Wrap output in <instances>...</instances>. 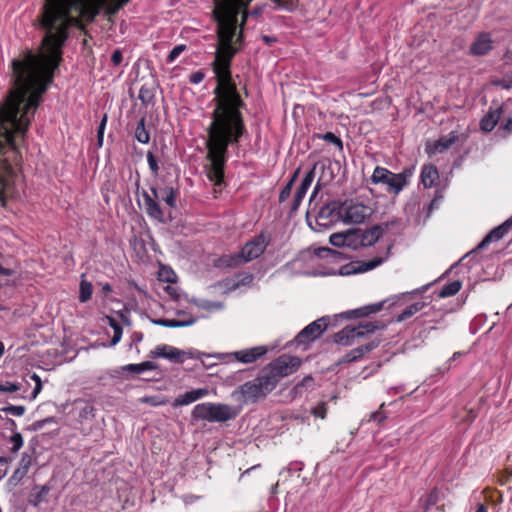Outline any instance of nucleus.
Masks as SVG:
<instances>
[{"mask_svg":"<svg viewBox=\"0 0 512 512\" xmlns=\"http://www.w3.org/2000/svg\"><path fill=\"white\" fill-rule=\"evenodd\" d=\"M101 0H44L38 23L45 32L44 55L26 50L11 62L14 87L0 105V204L20 196L22 155L20 144L34 118L42 95L62 61L71 28L83 30L99 14Z\"/></svg>","mask_w":512,"mask_h":512,"instance_id":"obj_1","label":"nucleus"},{"mask_svg":"<svg viewBox=\"0 0 512 512\" xmlns=\"http://www.w3.org/2000/svg\"><path fill=\"white\" fill-rule=\"evenodd\" d=\"M252 0L216 1L213 17L217 23V44L215 57L211 63L215 74L214 109L207 128L205 173L215 186L224 183L225 167L229 158L230 145L239 144L247 133L242 109L246 103L242 99L232 77V62L243 47V28L238 29V14ZM277 6L285 7L287 0H272Z\"/></svg>","mask_w":512,"mask_h":512,"instance_id":"obj_2","label":"nucleus"},{"mask_svg":"<svg viewBox=\"0 0 512 512\" xmlns=\"http://www.w3.org/2000/svg\"><path fill=\"white\" fill-rule=\"evenodd\" d=\"M274 389L275 388L272 383L269 381V377H266L264 372L261 370L255 379L245 382L234 390L232 392V397L243 403H257L259 400L264 399Z\"/></svg>","mask_w":512,"mask_h":512,"instance_id":"obj_3","label":"nucleus"},{"mask_svg":"<svg viewBox=\"0 0 512 512\" xmlns=\"http://www.w3.org/2000/svg\"><path fill=\"white\" fill-rule=\"evenodd\" d=\"M269 242V236L265 232H261L248 241L239 253L223 256L221 261L229 267H235L250 262L259 258L265 252Z\"/></svg>","mask_w":512,"mask_h":512,"instance_id":"obj_4","label":"nucleus"},{"mask_svg":"<svg viewBox=\"0 0 512 512\" xmlns=\"http://www.w3.org/2000/svg\"><path fill=\"white\" fill-rule=\"evenodd\" d=\"M413 175V168H405L400 173H393L385 167L377 166L369 181L372 184L386 185V191L389 194L398 195Z\"/></svg>","mask_w":512,"mask_h":512,"instance_id":"obj_5","label":"nucleus"},{"mask_svg":"<svg viewBox=\"0 0 512 512\" xmlns=\"http://www.w3.org/2000/svg\"><path fill=\"white\" fill-rule=\"evenodd\" d=\"M238 411L228 404L205 402L194 406L191 416L194 420L227 422L235 419Z\"/></svg>","mask_w":512,"mask_h":512,"instance_id":"obj_6","label":"nucleus"},{"mask_svg":"<svg viewBox=\"0 0 512 512\" xmlns=\"http://www.w3.org/2000/svg\"><path fill=\"white\" fill-rule=\"evenodd\" d=\"M301 364L302 361L299 357L283 354L265 366L262 371L266 377H269L273 387L276 388L282 378L297 371Z\"/></svg>","mask_w":512,"mask_h":512,"instance_id":"obj_7","label":"nucleus"},{"mask_svg":"<svg viewBox=\"0 0 512 512\" xmlns=\"http://www.w3.org/2000/svg\"><path fill=\"white\" fill-rule=\"evenodd\" d=\"M379 328L377 322H365L357 327L346 326L334 335V342L343 346L351 345L356 338H362Z\"/></svg>","mask_w":512,"mask_h":512,"instance_id":"obj_8","label":"nucleus"},{"mask_svg":"<svg viewBox=\"0 0 512 512\" xmlns=\"http://www.w3.org/2000/svg\"><path fill=\"white\" fill-rule=\"evenodd\" d=\"M342 222L348 224H360L371 214L370 207L353 201L342 202Z\"/></svg>","mask_w":512,"mask_h":512,"instance_id":"obj_9","label":"nucleus"},{"mask_svg":"<svg viewBox=\"0 0 512 512\" xmlns=\"http://www.w3.org/2000/svg\"><path fill=\"white\" fill-rule=\"evenodd\" d=\"M151 193L143 190L142 197L144 200L145 211L147 215L159 222L164 221V213L158 203V200H161V192L160 189L156 187H151Z\"/></svg>","mask_w":512,"mask_h":512,"instance_id":"obj_10","label":"nucleus"},{"mask_svg":"<svg viewBox=\"0 0 512 512\" xmlns=\"http://www.w3.org/2000/svg\"><path fill=\"white\" fill-rule=\"evenodd\" d=\"M478 414V404L462 399L456 404L452 417L458 424H471Z\"/></svg>","mask_w":512,"mask_h":512,"instance_id":"obj_11","label":"nucleus"},{"mask_svg":"<svg viewBox=\"0 0 512 512\" xmlns=\"http://www.w3.org/2000/svg\"><path fill=\"white\" fill-rule=\"evenodd\" d=\"M328 327V318L322 317L303 328L296 336L299 344H307L319 338Z\"/></svg>","mask_w":512,"mask_h":512,"instance_id":"obj_12","label":"nucleus"},{"mask_svg":"<svg viewBox=\"0 0 512 512\" xmlns=\"http://www.w3.org/2000/svg\"><path fill=\"white\" fill-rule=\"evenodd\" d=\"M315 169L316 164H314L313 167L306 173L301 184L297 188L290 208L291 213H294L299 209L309 187L315 178Z\"/></svg>","mask_w":512,"mask_h":512,"instance_id":"obj_13","label":"nucleus"},{"mask_svg":"<svg viewBox=\"0 0 512 512\" xmlns=\"http://www.w3.org/2000/svg\"><path fill=\"white\" fill-rule=\"evenodd\" d=\"M341 208L342 202L331 201L320 209L317 218L325 221L323 225L342 221Z\"/></svg>","mask_w":512,"mask_h":512,"instance_id":"obj_14","label":"nucleus"},{"mask_svg":"<svg viewBox=\"0 0 512 512\" xmlns=\"http://www.w3.org/2000/svg\"><path fill=\"white\" fill-rule=\"evenodd\" d=\"M151 355L154 358H165L176 363H183L186 352L173 346L162 344L158 345L153 351H151Z\"/></svg>","mask_w":512,"mask_h":512,"instance_id":"obj_15","label":"nucleus"},{"mask_svg":"<svg viewBox=\"0 0 512 512\" xmlns=\"http://www.w3.org/2000/svg\"><path fill=\"white\" fill-rule=\"evenodd\" d=\"M512 227V217L504 221L501 225L493 228L478 244L476 250H481L491 242H496L502 239Z\"/></svg>","mask_w":512,"mask_h":512,"instance_id":"obj_16","label":"nucleus"},{"mask_svg":"<svg viewBox=\"0 0 512 512\" xmlns=\"http://www.w3.org/2000/svg\"><path fill=\"white\" fill-rule=\"evenodd\" d=\"M268 352L266 346H255L233 352L231 355L239 362L249 364L256 362Z\"/></svg>","mask_w":512,"mask_h":512,"instance_id":"obj_17","label":"nucleus"},{"mask_svg":"<svg viewBox=\"0 0 512 512\" xmlns=\"http://www.w3.org/2000/svg\"><path fill=\"white\" fill-rule=\"evenodd\" d=\"M209 394V390L207 388H198L185 392L182 395H179L175 398L173 402L174 407L189 405Z\"/></svg>","mask_w":512,"mask_h":512,"instance_id":"obj_18","label":"nucleus"},{"mask_svg":"<svg viewBox=\"0 0 512 512\" xmlns=\"http://www.w3.org/2000/svg\"><path fill=\"white\" fill-rule=\"evenodd\" d=\"M492 39L489 33H481L470 47L472 55L482 56L492 49Z\"/></svg>","mask_w":512,"mask_h":512,"instance_id":"obj_19","label":"nucleus"},{"mask_svg":"<svg viewBox=\"0 0 512 512\" xmlns=\"http://www.w3.org/2000/svg\"><path fill=\"white\" fill-rule=\"evenodd\" d=\"M457 140V133L452 131L448 135L442 136L436 140L431 147L427 148V151L429 154L443 153L448 150Z\"/></svg>","mask_w":512,"mask_h":512,"instance_id":"obj_20","label":"nucleus"},{"mask_svg":"<svg viewBox=\"0 0 512 512\" xmlns=\"http://www.w3.org/2000/svg\"><path fill=\"white\" fill-rule=\"evenodd\" d=\"M383 232L384 227L382 225H374L370 229L366 230L359 229L361 247L371 246L376 243L382 236Z\"/></svg>","mask_w":512,"mask_h":512,"instance_id":"obj_21","label":"nucleus"},{"mask_svg":"<svg viewBox=\"0 0 512 512\" xmlns=\"http://www.w3.org/2000/svg\"><path fill=\"white\" fill-rule=\"evenodd\" d=\"M439 180V172L435 165L426 164L421 169L420 181L425 188H431Z\"/></svg>","mask_w":512,"mask_h":512,"instance_id":"obj_22","label":"nucleus"},{"mask_svg":"<svg viewBox=\"0 0 512 512\" xmlns=\"http://www.w3.org/2000/svg\"><path fill=\"white\" fill-rule=\"evenodd\" d=\"M502 114V107H497L494 110L490 108L489 112L484 115L480 121V128L482 131L490 132L497 125Z\"/></svg>","mask_w":512,"mask_h":512,"instance_id":"obj_23","label":"nucleus"},{"mask_svg":"<svg viewBox=\"0 0 512 512\" xmlns=\"http://www.w3.org/2000/svg\"><path fill=\"white\" fill-rule=\"evenodd\" d=\"M379 341H371L366 345L359 346L351 351H349L344 357L342 362H354L358 359L362 358L366 353L374 350L378 347Z\"/></svg>","mask_w":512,"mask_h":512,"instance_id":"obj_24","label":"nucleus"},{"mask_svg":"<svg viewBox=\"0 0 512 512\" xmlns=\"http://www.w3.org/2000/svg\"><path fill=\"white\" fill-rule=\"evenodd\" d=\"M384 259L381 257H375L368 261H357L351 264L352 270L346 273H364L370 271L383 263Z\"/></svg>","mask_w":512,"mask_h":512,"instance_id":"obj_25","label":"nucleus"},{"mask_svg":"<svg viewBox=\"0 0 512 512\" xmlns=\"http://www.w3.org/2000/svg\"><path fill=\"white\" fill-rule=\"evenodd\" d=\"M50 490L51 488L48 485L35 486L29 496V503L34 507H38L41 503L48 500Z\"/></svg>","mask_w":512,"mask_h":512,"instance_id":"obj_26","label":"nucleus"},{"mask_svg":"<svg viewBox=\"0 0 512 512\" xmlns=\"http://www.w3.org/2000/svg\"><path fill=\"white\" fill-rule=\"evenodd\" d=\"M428 304L424 301H417L408 305L400 314L396 316V322H403L413 317L418 312L426 308Z\"/></svg>","mask_w":512,"mask_h":512,"instance_id":"obj_27","label":"nucleus"},{"mask_svg":"<svg viewBox=\"0 0 512 512\" xmlns=\"http://www.w3.org/2000/svg\"><path fill=\"white\" fill-rule=\"evenodd\" d=\"M383 308V303H375L371 305H367L358 309H354L351 311H348L346 314L349 318H360V317H366L370 314L377 313L381 311Z\"/></svg>","mask_w":512,"mask_h":512,"instance_id":"obj_28","label":"nucleus"},{"mask_svg":"<svg viewBox=\"0 0 512 512\" xmlns=\"http://www.w3.org/2000/svg\"><path fill=\"white\" fill-rule=\"evenodd\" d=\"M138 98L143 105L151 104L155 98L154 83H144L139 90Z\"/></svg>","mask_w":512,"mask_h":512,"instance_id":"obj_29","label":"nucleus"},{"mask_svg":"<svg viewBox=\"0 0 512 512\" xmlns=\"http://www.w3.org/2000/svg\"><path fill=\"white\" fill-rule=\"evenodd\" d=\"M157 365L152 361H145L139 364H127L122 367L123 371L132 372L135 374H140L147 370H155Z\"/></svg>","mask_w":512,"mask_h":512,"instance_id":"obj_30","label":"nucleus"},{"mask_svg":"<svg viewBox=\"0 0 512 512\" xmlns=\"http://www.w3.org/2000/svg\"><path fill=\"white\" fill-rule=\"evenodd\" d=\"M161 200H163L169 207H176V198L179 195L178 189L173 187L160 188Z\"/></svg>","mask_w":512,"mask_h":512,"instance_id":"obj_31","label":"nucleus"},{"mask_svg":"<svg viewBox=\"0 0 512 512\" xmlns=\"http://www.w3.org/2000/svg\"><path fill=\"white\" fill-rule=\"evenodd\" d=\"M130 0H101V7H105L107 15H115L122 9Z\"/></svg>","mask_w":512,"mask_h":512,"instance_id":"obj_32","label":"nucleus"},{"mask_svg":"<svg viewBox=\"0 0 512 512\" xmlns=\"http://www.w3.org/2000/svg\"><path fill=\"white\" fill-rule=\"evenodd\" d=\"M345 247L356 250L361 247L359 228L350 229L346 231Z\"/></svg>","mask_w":512,"mask_h":512,"instance_id":"obj_33","label":"nucleus"},{"mask_svg":"<svg viewBox=\"0 0 512 512\" xmlns=\"http://www.w3.org/2000/svg\"><path fill=\"white\" fill-rule=\"evenodd\" d=\"M146 119L142 117L135 129V138L142 144H147L150 141V134L145 127Z\"/></svg>","mask_w":512,"mask_h":512,"instance_id":"obj_34","label":"nucleus"},{"mask_svg":"<svg viewBox=\"0 0 512 512\" xmlns=\"http://www.w3.org/2000/svg\"><path fill=\"white\" fill-rule=\"evenodd\" d=\"M462 287V283L459 280L452 281L445 284L439 292V297L447 298L456 295Z\"/></svg>","mask_w":512,"mask_h":512,"instance_id":"obj_35","label":"nucleus"},{"mask_svg":"<svg viewBox=\"0 0 512 512\" xmlns=\"http://www.w3.org/2000/svg\"><path fill=\"white\" fill-rule=\"evenodd\" d=\"M194 322H195L194 319H190L188 321H180V320H176V319H165V318H161V319L154 321L155 324L163 326V327H168V328L185 327V326L192 325Z\"/></svg>","mask_w":512,"mask_h":512,"instance_id":"obj_36","label":"nucleus"},{"mask_svg":"<svg viewBox=\"0 0 512 512\" xmlns=\"http://www.w3.org/2000/svg\"><path fill=\"white\" fill-rule=\"evenodd\" d=\"M93 292V286L87 280H81L80 282V291H79V301L81 303H85L90 300Z\"/></svg>","mask_w":512,"mask_h":512,"instance_id":"obj_37","label":"nucleus"},{"mask_svg":"<svg viewBox=\"0 0 512 512\" xmlns=\"http://www.w3.org/2000/svg\"><path fill=\"white\" fill-rule=\"evenodd\" d=\"M140 402L144 404H148L153 407L164 406L168 403V400L163 396H144L140 398Z\"/></svg>","mask_w":512,"mask_h":512,"instance_id":"obj_38","label":"nucleus"},{"mask_svg":"<svg viewBox=\"0 0 512 512\" xmlns=\"http://www.w3.org/2000/svg\"><path fill=\"white\" fill-rule=\"evenodd\" d=\"M95 408L93 405L83 402V406L79 408L78 417L81 420H88L95 417Z\"/></svg>","mask_w":512,"mask_h":512,"instance_id":"obj_39","label":"nucleus"},{"mask_svg":"<svg viewBox=\"0 0 512 512\" xmlns=\"http://www.w3.org/2000/svg\"><path fill=\"white\" fill-rule=\"evenodd\" d=\"M384 406H385V403H382L380 406H379V409L375 412H372L369 416V420L368 421H372V422H375L376 424L378 425H381L382 423H384V421L386 420L387 418V415L385 414V412L383 411L384 409Z\"/></svg>","mask_w":512,"mask_h":512,"instance_id":"obj_40","label":"nucleus"},{"mask_svg":"<svg viewBox=\"0 0 512 512\" xmlns=\"http://www.w3.org/2000/svg\"><path fill=\"white\" fill-rule=\"evenodd\" d=\"M440 500V491L437 488H433L427 495L425 501V509L428 510L430 507L436 505Z\"/></svg>","mask_w":512,"mask_h":512,"instance_id":"obj_41","label":"nucleus"},{"mask_svg":"<svg viewBox=\"0 0 512 512\" xmlns=\"http://www.w3.org/2000/svg\"><path fill=\"white\" fill-rule=\"evenodd\" d=\"M329 241L335 247H345L346 231L332 234Z\"/></svg>","mask_w":512,"mask_h":512,"instance_id":"obj_42","label":"nucleus"},{"mask_svg":"<svg viewBox=\"0 0 512 512\" xmlns=\"http://www.w3.org/2000/svg\"><path fill=\"white\" fill-rule=\"evenodd\" d=\"M147 162H148V166H149V169L152 172V174L154 176H157L159 173V169H160L159 165H158V160H157L156 156L150 151L147 152Z\"/></svg>","mask_w":512,"mask_h":512,"instance_id":"obj_43","label":"nucleus"},{"mask_svg":"<svg viewBox=\"0 0 512 512\" xmlns=\"http://www.w3.org/2000/svg\"><path fill=\"white\" fill-rule=\"evenodd\" d=\"M321 138L326 141V142H329V143H332L334 144L335 146H337L340 150L343 149V142L342 140L336 136L334 133L332 132H326L325 134H323L321 136Z\"/></svg>","mask_w":512,"mask_h":512,"instance_id":"obj_44","label":"nucleus"},{"mask_svg":"<svg viewBox=\"0 0 512 512\" xmlns=\"http://www.w3.org/2000/svg\"><path fill=\"white\" fill-rule=\"evenodd\" d=\"M311 413L318 418L324 419L327 415V403L320 402L316 407L311 410Z\"/></svg>","mask_w":512,"mask_h":512,"instance_id":"obj_45","label":"nucleus"},{"mask_svg":"<svg viewBox=\"0 0 512 512\" xmlns=\"http://www.w3.org/2000/svg\"><path fill=\"white\" fill-rule=\"evenodd\" d=\"M10 442L12 443L11 451L17 452L23 446V437L21 433H14L10 438Z\"/></svg>","mask_w":512,"mask_h":512,"instance_id":"obj_46","label":"nucleus"},{"mask_svg":"<svg viewBox=\"0 0 512 512\" xmlns=\"http://www.w3.org/2000/svg\"><path fill=\"white\" fill-rule=\"evenodd\" d=\"M185 49H186L185 45L175 46L168 54L167 59H166L167 62L168 63L174 62Z\"/></svg>","mask_w":512,"mask_h":512,"instance_id":"obj_47","label":"nucleus"},{"mask_svg":"<svg viewBox=\"0 0 512 512\" xmlns=\"http://www.w3.org/2000/svg\"><path fill=\"white\" fill-rule=\"evenodd\" d=\"M313 383H314V379L312 376H306L302 379L301 382H299L298 384H296V386L294 387V390L296 393H301L302 392V388H306V387H312L313 386Z\"/></svg>","mask_w":512,"mask_h":512,"instance_id":"obj_48","label":"nucleus"},{"mask_svg":"<svg viewBox=\"0 0 512 512\" xmlns=\"http://www.w3.org/2000/svg\"><path fill=\"white\" fill-rule=\"evenodd\" d=\"M12 461L11 457L0 456V480L8 473V464Z\"/></svg>","mask_w":512,"mask_h":512,"instance_id":"obj_49","label":"nucleus"},{"mask_svg":"<svg viewBox=\"0 0 512 512\" xmlns=\"http://www.w3.org/2000/svg\"><path fill=\"white\" fill-rule=\"evenodd\" d=\"M107 123V115H104L97 130V138H98V144L99 146H102L103 143V137H104V131Z\"/></svg>","mask_w":512,"mask_h":512,"instance_id":"obj_50","label":"nucleus"},{"mask_svg":"<svg viewBox=\"0 0 512 512\" xmlns=\"http://www.w3.org/2000/svg\"><path fill=\"white\" fill-rule=\"evenodd\" d=\"M293 186L291 184L286 183L285 186L282 188V190L279 193V202L283 203L285 202L291 194Z\"/></svg>","mask_w":512,"mask_h":512,"instance_id":"obj_51","label":"nucleus"},{"mask_svg":"<svg viewBox=\"0 0 512 512\" xmlns=\"http://www.w3.org/2000/svg\"><path fill=\"white\" fill-rule=\"evenodd\" d=\"M20 389V384L6 382L5 384H0V392H16Z\"/></svg>","mask_w":512,"mask_h":512,"instance_id":"obj_52","label":"nucleus"},{"mask_svg":"<svg viewBox=\"0 0 512 512\" xmlns=\"http://www.w3.org/2000/svg\"><path fill=\"white\" fill-rule=\"evenodd\" d=\"M204 78H205V73L201 70H198V71L193 72L189 76V82L192 84H199L204 80Z\"/></svg>","mask_w":512,"mask_h":512,"instance_id":"obj_53","label":"nucleus"},{"mask_svg":"<svg viewBox=\"0 0 512 512\" xmlns=\"http://www.w3.org/2000/svg\"><path fill=\"white\" fill-rule=\"evenodd\" d=\"M4 411H6L14 416L20 417L25 413V407L10 405L9 407L5 408Z\"/></svg>","mask_w":512,"mask_h":512,"instance_id":"obj_54","label":"nucleus"},{"mask_svg":"<svg viewBox=\"0 0 512 512\" xmlns=\"http://www.w3.org/2000/svg\"><path fill=\"white\" fill-rule=\"evenodd\" d=\"M31 379L35 381V388L32 392V396L33 398H35L42 390V381L41 378L36 373L32 374Z\"/></svg>","mask_w":512,"mask_h":512,"instance_id":"obj_55","label":"nucleus"},{"mask_svg":"<svg viewBox=\"0 0 512 512\" xmlns=\"http://www.w3.org/2000/svg\"><path fill=\"white\" fill-rule=\"evenodd\" d=\"M113 331H114V335H113V337L111 339V345L112 346H114V345H116L117 343L120 342L121 337H122V333H123L122 326L116 327Z\"/></svg>","mask_w":512,"mask_h":512,"instance_id":"obj_56","label":"nucleus"},{"mask_svg":"<svg viewBox=\"0 0 512 512\" xmlns=\"http://www.w3.org/2000/svg\"><path fill=\"white\" fill-rule=\"evenodd\" d=\"M123 60V55H122V52L119 50V49H116L113 53H112V56H111V62L115 65V66H118L121 64Z\"/></svg>","mask_w":512,"mask_h":512,"instance_id":"obj_57","label":"nucleus"},{"mask_svg":"<svg viewBox=\"0 0 512 512\" xmlns=\"http://www.w3.org/2000/svg\"><path fill=\"white\" fill-rule=\"evenodd\" d=\"M499 85L504 89H512V73L506 75L500 82Z\"/></svg>","mask_w":512,"mask_h":512,"instance_id":"obj_58","label":"nucleus"},{"mask_svg":"<svg viewBox=\"0 0 512 512\" xmlns=\"http://www.w3.org/2000/svg\"><path fill=\"white\" fill-rule=\"evenodd\" d=\"M203 309L206 310H212V309H220L222 307V304L219 302H211V301H205L203 304L200 305Z\"/></svg>","mask_w":512,"mask_h":512,"instance_id":"obj_59","label":"nucleus"},{"mask_svg":"<svg viewBox=\"0 0 512 512\" xmlns=\"http://www.w3.org/2000/svg\"><path fill=\"white\" fill-rule=\"evenodd\" d=\"M160 278L163 281L173 283L175 281L176 275L173 271L167 272L166 274L160 273Z\"/></svg>","mask_w":512,"mask_h":512,"instance_id":"obj_60","label":"nucleus"},{"mask_svg":"<svg viewBox=\"0 0 512 512\" xmlns=\"http://www.w3.org/2000/svg\"><path fill=\"white\" fill-rule=\"evenodd\" d=\"M165 291L167 292V294L173 299V300H177L178 297H179V294L176 290V288L172 287V286H167L165 288Z\"/></svg>","mask_w":512,"mask_h":512,"instance_id":"obj_61","label":"nucleus"},{"mask_svg":"<svg viewBox=\"0 0 512 512\" xmlns=\"http://www.w3.org/2000/svg\"><path fill=\"white\" fill-rule=\"evenodd\" d=\"M31 464V458L29 456H23L20 462V465L24 469V473H26L29 469V466Z\"/></svg>","mask_w":512,"mask_h":512,"instance_id":"obj_62","label":"nucleus"},{"mask_svg":"<svg viewBox=\"0 0 512 512\" xmlns=\"http://www.w3.org/2000/svg\"><path fill=\"white\" fill-rule=\"evenodd\" d=\"M334 251L328 247L319 248L316 254L320 257H325L327 254L333 253Z\"/></svg>","mask_w":512,"mask_h":512,"instance_id":"obj_63","label":"nucleus"},{"mask_svg":"<svg viewBox=\"0 0 512 512\" xmlns=\"http://www.w3.org/2000/svg\"><path fill=\"white\" fill-rule=\"evenodd\" d=\"M300 170L301 168L298 167L294 172L293 174L291 175L289 181L287 182L288 184H291L292 186H294L296 180L298 179L299 177V174H300Z\"/></svg>","mask_w":512,"mask_h":512,"instance_id":"obj_64","label":"nucleus"}]
</instances>
